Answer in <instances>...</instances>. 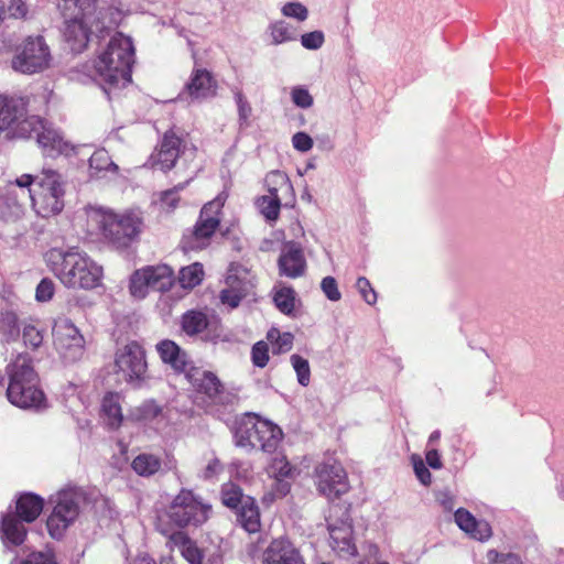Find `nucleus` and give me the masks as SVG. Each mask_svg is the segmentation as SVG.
I'll use <instances>...</instances> for the list:
<instances>
[{
  "label": "nucleus",
  "instance_id": "cd10ccee",
  "mask_svg": "<svg viewBox=\"0 0 564 564\" xmlns=\"http://www.w3.org/2000/svg\"><path fill=\"white\" fill-rule=\"evenodd\" d=\"M210 319L205 310H188L181 315V330L188 337H196L209 326Z\"/></svg>",
  "mask_w": 564,
  "mask_h": 564
},
{
  "label": "nucleus",
  "instance_id": "4c0bfd02",
  "mask_svg": "<svg viewBox=\"0 0 564 564\" xmlns=\"http://www.w3.org/2000/svg\"><path fill=\"white\" fill-rule=\"evenodd\" d=\"M163 408L155 400L150 399L143 401L139 406L134 408L131 415L137 421H152L160 416Z\"/></svg>",
  "mask_w": 564,
  "mask_h": 564
},
{
  "label": "nucleus",
  "instance_id": "8fccbe9b",
  "mask_svg": "<svg viewBox=\"0 0 564 564\" xmlns=\"http://www.w3.org/2000/svg\"><path fill=\"white\" fill-rule=\"evenodd\" d=\"M282 14L299 21H305L308 17V10L301 2H288L282 8Z\"/></svg>",
  "mask_w": 564,
  "mask_h": 564
},
{
  "label": "nucleus",
  "instance_id": "f3484780",
  "mask_svg": "<svg viewBox=\"0 0 564 564\" xmlns=\"http://www.w3.org/2000/svg\"><path fill=\"white\" fill-rule=\"evenodd\" d=\"M185 90L192 99L207 100L217 96L218 82L212 72L195 67L185 85Z\"/></svg>",
  "mask_w": 564,
  "mask_h": 564
},
{
  "label": "nucleus",
  "instance_id": "13d9d810",
  "mask_svg": "<svg viewBox=\"0 0 564 564\" xmlns=\"http://www.w3.org/2000/svg\"><path fill=\"white\" fill-rule=\"evenodd\" d=\"M54 295V283L50 279H43L36 286L35 299L39 302L50 301Z\"/></svg>",
  "mask_w": 564,
  "mask_h": 564
},
{
  "label": "nucleus",
  "instance_id": "37998d69",
  "mask_svg": "<svg viewBox=\"0 0 564 564\" xmlns=\"http://www.w3.org/2000/svg\"><path fill=\"white\" fill-rule=\"evenodd\" d=\"M488 564H524L522 556L513 552H499L495 549L486 553Z\"/></svg>",
  "mask_w": 564,
  "mask_h": 564
},
{
  "label": "nucleus",
  "instance_id": "bb28decb",
  "mask_svg": "<svg viewBox=\"0 0 564 564\" xmlns=\"http://www.w3.org/2000/svg\"><path fill=\"white\" fill-rule=\"evenodd\" d=\"M23 522L15 513L3 514L0 525L2 539L14 546L23 544L28 535V530Z\"/></svg>",
  "mask_w": 564,
  "mask_h": 564
},
{
  "label": "nucleus",
  "instance_id": "e433bc0d",
  "mask_svg": "<svg viewBox=\"0 0 564 564\" xmlns=\"http://www.w3.org/2000/svg\"><path fill=\"white\" fill-rule=\"evenodd\" d=\"M247 497L243 495L242 489L235 484H227L221 489L223 505L234 511L243 505Z\"/></svg>",
  "mask_w": 564,
  "mask_h": 564
},
{
  "label": "nucleus",
  "instance_id": "f704fd0d",
  "mask_svg": "<svg viewBox=\"0 0 564 564\" xmlns=\"http://www.w3.org/2000/svg\"><path fill=\"white\" fill-rule=\"evenodd\" d=\"M273 301L279 311L285 315H292L295 310V291L290 286H283L275 291Z\"/></svg>",
  "mask_w": 564,
  "mask_h": 564
},
{
  "label": "nucleus",
  "instance_id": "a211bd4d",
  "mask_svg": "<svg viewBox=\"0 0 564 564\" xmlns=\"http://www.w3.org/2000/svg\"><path fill=\"white\" fill-rule=\"evenodd\" d=\"M278 265L280 275L290 279L304 275L306 271V260L300 245L295 242L286 243L279 257Z\"/></svg>",
  "mask_w": 564,
  "mask_h": 564
},
{
  "label": "nucleus",
  "instance_id": "5701e85b",
  "mask_svg": "<svg viewBox=\"0 0 564 564\" xmlns=\"http://www.w3.org/2000/svg\"><path fill=\"white\" fill-rule=\"evenodd\" d=\"M237 524L248 534L259 533L262 529L260 508L252 497H247L236 511Z\"/></svg>",
  "mask_w": 564,
  "mask_h": 564
},
{
  "label": "nucleus",
  "instance_id": "f257e3e1",
  "mask_svg": "<svg viewBox=\"0 0 564 564\" xmlns=\"http://www.w3.org/2000/svg\"><path fill=\"white\" fill-rule=\"evenodd\" d=\"M63 15L64 36L75 53L88 46L91 35L104 37L121 20L119 9L101 4L99 0H64Z\"/></svg>",
  "mask_w": 564,
  "mask_h": 564
},
{
  "label": "nucleus",
  "instance_id": "c756f323",
  "mask_svg": "<svg viewBox=\"0 0 564 564\" xmlns=\"http://www.w3.org/2000/svg\"><path fill=\"white\" fill-rule=\"evenodd\" d=\"M161 467V458L149 453L139 454L131 463V468L141 477H151L160 471Z\"/></svg>",
  "mask_w": 564,
  "mask_h": 564
},
{
  "label": "nucleus",
  "instance_id": "338daca9",
  "mask_svg": "<svg viewBox=\"0 0 564 564\" xmlns=\"http://www.w3.org/2000/svg\"><path fill=\"white\" fill-rule=\"evenodd\" d=\"M160 564H175V560L172 555L162 556L160 558Z\"/></svg>",
  "mask_w": 564,
  "mask_h": 564
},
{
  "label": "nucleus",
  "instance_id": "aec40b11",
  "mask_svg": "<svg viewBox=\"0 0 564 564\" xmlns=\"http://www.w3.org/2000/svg\"><path fill=\"white\" fill-rule=\"evenodd\" d=\"M54 344L58 350L67 352L68 350L84 349V337L78 328L70 321L56 323L53 328Z\"/></svg>",
  "mask_w": 564,
  "mask_h": 564
},
{
  "label": "nucleus",
  "instance_id": "603ef678",
  "mask_svg": "<svg viewBox=\"0 0 564 564\" xmlns=\"http://www.w3.org/2000/svg\"><path fill=\"white\" fill-rule=\"evenodd\" d=\"M184 184H180L171 189H167L161 194V203L167 210H173L178 206L181 197L178 192L184 188Z\"/></svg>",
  "mask_w": 564,
  "mask_h": 564
},
{
  "label": "nucleus",
  "instance_id": "79ce46f5",
  "mask_svg": "<svg viewBox=\"0 0 564 564\" xmlns=\"http://www.w3.org/2000/svg\"><path fill=\"white\" fill-rule=\"evenodd\" d=\"M294 467L284 456L274 457L270 464V473L279 481H282L283 479L286 478H292L294 475Z\"/></svg>",
  "mask_w": 564,
  "mask_h": 564
},
{
  "label": "nucleus",
  "instance_id": "6e6d98bb",
  "mask_svg": "<svg viewBox=\"0 0 564 564\" xmlns=\"http://www.w3.org/2000/svg\"><path fill=\"white\" fill-rule=\"evenodd\" d=\"M22 336H23L24 344L32 348L40 347L43 341V335H42L41 330L37 329L33 325H26L23 328Z\"/></svg>",
  "mask_w": 564,
  "mask_h": 564
},
{
  "label": "nucleus",
  "instance_id": "f8f14e48",
  "mask_svg": "<svg viewBox=\"0 0 564 564\" xmlns=\"http://www.w3.org/2000/svg\"><path fill=\"white\" fill-rule=\"evenodd\" d=\"M312 478L317 492L329 501L339 499L350 488L347 471L334 458L317 463Z\"/></svg>",
  "mask_w": 564,
  "mask_h": 564
},
{
  "label": "nucleus",
  "instance_id": "b1692460",
  "mask_svg": "<svg viewBox=\"0 0 564 564\" xmlns=\"http://www.w3.org/2000/svg\"><path fill=\"white\" fill-rule=\"evenodd\" d=\"M156 350L164 364L170 365L176 372H186L191 361L188 355L175 341L163 339L156 344Z\"/></svg>",
  "mask_w": 564,
  "mask_h": 564
},
{
  "label": "nucleus",
  "instance_id": "0e129e2a",
  "mask_svg": "<svg viewBox=\"0 0 564 564\" xmlns=\"http://www.w3.org/2000/svg\"><path fill=\"white\" fill-rule=\"evenodd\" d=\"M426 463L433 469L442 468L443 464L437 449H430L425 455Z\"/></svg>",
  "mask_w": 564,
  "mask_h": 564
},
{
  "label": "nucleus",
  "instance_id": "393cba45",
  "mask_svg": "<svg viewBox=\"0 0 564 564\" xmlns=\"http://www.w3.org/2000/svg\"><path fill=\"white\" fill-rule=\"evenodd\" d=\"M329 545L341 557H350L357 554V547L352 541V528L343 523L339 527L328 525Z\"/></svg>",
  "mask_w": 564,
  "mask_h": 564
},
{
  "label": "nucleus",
  "instance_id": "9d476101",
  "mask_svg": "<svg viewBox=\"0 0 564 564\" xmlns=\"http://www.w3.org/2000/svg\"><path fill=\"white\" fill-rule=\"evenodd\" d=\"M51 50L41 35L25 37L14 50L11 67L22 74H36L50 67Z\"/></svg>",
  "mask_w": 564,
  "mask_h": 564
},
{
  "label": "nucleus",
  "instance_id": "423d86ee",
  "mask_svg": "<svg viewBox=\"0 0 564 564\" xmlns=\"http://www.w3.org/2000/svg\"><path fill=\"white\" fill-rule=\"evenodd\" d=\"M9 377L7 398L11 404L21 409H39L45 402L40 388V378L28 354H19L6 367Z\"/></svg>",
  "mask_w": 564,
  "mask_h": 564
},
{
  "label": "nucleus",
  "instance_id": "c9c22d12",
  "mask_svg": "<svg viewBox=\"0 0 564 564\" xmlns=\"http://www.w3.org/2000/svg\"><path fill=\"white\" fill-rule=\"evenodd\" d=\"M258 208L263 217L269 221L278 220L281 209L280 196L263 195L257 200Z\"/></svg>",
  "mask_w": 564,
  "mask_h": 564
},
{
  "label": "nucleus",
  "instance_id": "052dcab7",
  "mask_svg": "<svg viewBox=\"0 0 564 564\" xmlns=\"http://www.w3.org/2000/svg\"><path fill=\"white\" fill-rule=\"evenodd\" d=\"M292 144L295 150L300 152H307L313 148L314 142L306 132H296L292 137Z\"/></svg>",
  "mask_w": 564,
  "mask_h": 564
},
{
  "label": "nucleus",
  "instance_id": "c03bdc74",
  "mask_svg": "<svg viewBox=\"0 0 564 564\" xmlns=\"http://www.w3.org/2000/svg\"><path fill=\"white\" fill-rule=\"evenodd\" d=\"M291 362L296 372L299 383L303 387H307L311 381L308 361L300 355H292Z\"/></svg>",
  "mask_w": 564,
  "mask_h": 564
},
{
  "label": "nucleus",
  "instance_id": "0eeeda50",
  "mask_svg": "<svg viewBox=\"0 0 564 564\" xmlns=\"http://www.w3.org/2000/svg\"><path fill=\"white\" fill-rule=\"evenodd\" d=\"M281 429L254 413H246L237 423L235 437L240 447L261 449L267 453L275 451Z\"/></svg>",
  "mask_w": 564,
  "mask_h": 564
},
{
  "label": "nucleus",
  "instance_id": "7c9ffc66",
  "mask_svg": "<svg viewBox=\"0 0 564 564\" xmlns=\"http://www.w3.org/2000/svg\"><path fill=\"white\" fill-rule=\"evenodd\" d=\"M294 336L290 332L281 333L278 328H271L267 333V340L272 345V352L280 355L288 352L293 347Z\"/></svg>",
  "mask_w": 564,
  "mask_h": 564
},
{
  "label": "nucleus",
  "instance_id": "4468645a",
  "mask_svg": "<svg viewBox=\"0 0 564 564\" xmlns=\"http://www.w3.org/2000/svg\"><path fill=\"white\" fill-rule=\"evenodd\" d=\"M115 366L127 383L139 389L148 379V362L144 348L132 340L116 354Z\"/></svg>",
  "mask_w": 564,
  "mask_h": 564
},
{
  "label": "nucleus",
  "instance_id": "a878e982",
  "mask_svg": "<svg viewBox=\"0 0 564 564\" xmlns=\"http://www.w3.org/2000/svg\"><path fill=\"white\" fill-rule=\"evenodd\" d=\"M44 508V499L33 492H23L15 500V514L24 522H34Z\"/></svg>",
  "mask_w": 564,
  "mask_h": 564
},
{
  "label": "nucleus",
  "instance_id": "5fc2aeb1",
  "mask_svg": "<svg viewBox=\"0 0 564 564\" xmlns=\"http://www.w3.org/2000/svg\"><path fill=\"white\" fill-rule=\"evenodd\" d=\"M322 291L325 296L333 302L341 299V293L338 290L337 281L333 276H325L321 282Z\"/></svg>",
  "mask_w": 564,
  "mask_h": 564
},
{
  "label": "nucleus",
  "instance_id": "bf43d9fd",
  "mask_svg": "<svg viewBox=\"0 0 564 564\" xmlns=\"http://www.w3.org/2000/svg\"><path fill=\"white\" fill-rule=\"evenodd\" d=\"M292 101L301 108H310L313 105V97L307 89L295 87L292 90Z\"/></svg>",
  "mask_w": 564,
  "mask_h": 564
},
{
  "label": "nucleus",
  "instance_id": "a18cd8bd",
  "mask_svg": "<svg viewBox=\"0 0 564 564\" xmlns=\"http://www.w3.org/2000/svg\"><path fill=\"white\" fill-rule=\"evenodd\" d=\"M269 344L264 340L257 341L251 348V360L256 367L264 368L269 362Z\"/></svg>",
  "mask_w": 564,
  "mask_h": 564
},
{
  "label": "nucleus",
  "instance_id": "c85d7f7f",
  "mask_svg": "<svg viewBox=\"0 0 564 564\" xmlns=\"http://www.w3.org/2000/svg\"><path fill=\"white\" fill-rule=\"evenodd\" d=\"M101 414L106 425L110 430H117L123 421L122 409L120 405V394L117 392H108L102 398Z\"/></svg>",
  "mask_w": 564,
  "mask_h": 564
},
{
  "label": "nucleus",
  "instance_id": "6ab92c4d",
  "mask_svg": "<svg viewBox=\"0 0 564 564\" xmlns=\"http://www.w3.org/2000/svg\"><path fill=\"white\" fill-rule=\"evenodd\" d=\"M166 546L173 551L177 549L188 564H203L204 552L198 547L197 542L193 540L187 532L183 530L173 531L167 535Z\"/></svg>",
  "mask_w": 564,
  "mask_h": 564
},
{
  "label": "nucleus",
  "instance_id": "49530a36",
  "mask_svg": "<svg viewBox=\"0 0 564 564\" xmlns=\"http://www.w3.org/2000/svg\"><path fill=\"white\" fill-rule=\"evenodd\" d=\"M28 14V6L23 0H8L4 3L3 20L7 18L23 19Z\"/></svg>",
  "mask_w": 564,
  "mask_h": 564
},
{
  "label": "nucleus",
  "instance_id": "4be33fe9",
  "mask_svg": "<svg viewBox=\"0 0 564 564\" xmlns=\"http://www.w3.org/2000/svg\"><path fill=\"white\" fill-rule=\"evenodd\" d=\"M455 522L466 533L478 541H487L492 535L490 524L484 520H477L468 510L459 508L454 513Z\"/></svg>",
  "mask_w": 564,
  "mask_h": 564
},
{
  "label": "nucleus",
  "instance_id": "1a4fd4ad",
  "mask_svg": "<svg viewBox=\"0 0 564 564\" xmlns=\"http://www.w3.org/2000/svg\"><path fill=\"white\" fill-rule=\"evenodd\" d=\"M212 506L193 490L182 488L167 508L170 521L180 530L203 525L210 516Z\"/></svg>",
  "mask_w": 564,
  "mask_h": 564
},
{
  "label": "nucleus",
  "instance_id": "2f4dec72",
  "mask_svg": "<svg viewBox=\"0 0 564 564\" xmlns=\"http://www.w3.org/2000/svg\"><path fill=\"white\" fill-rule=\"evenodd\" d=\"M35 138L39 145L48 154H52L53 151L59 152L62 149L63 140L59 134L55 130L45 128L43 121L41 122V128H39Z\"/></svg>",
  "mask_w": 564,
  "mask_h": 564
},
{
  "label": "nucleus",
  "instance_id": "09e8293b",
  "mask_svg": "<svg viewBox=\"0 0 564 564\" xmlns=\"http://www.w3.org/2000/svg\"><path fill=\"white\" fill-rule=\"evenodd\" d=\"M234 95L238 108L240 124H248L249 118L252 113V108L241 90L237 89Z\"/></svg>",
  "mask_w": 564,
  "mask_h": 564
},
{
  "label": "nucleus",
  "instance_id": "de8ad7c7",
  "mask_svg": "<svg viewBox=\"0 0 564 564\" xmlns=\"http://www.w3.org/2000/svg\"><path fill=\"white\" fill-rule=\"evenodd\" d=\"M41 122L42 120L37 117L25 118L18 122V133L23 138H33L41 128Z\"/></svg>",
  "mask_w": 564,
  "mask_h": 564
},
{
  "label": "nucleus",
  "instance_id": "20e7f679",
  "mask_svg": "<svg viewBox=\"0 0 564 564\" xmlns=\"http://www.w3.org/2000/svg\"><path fill=\"white\" fill-rule=\"evenodd\" d=\"M135 48L131 37L117 32L96 55L93 66L99 79L110 87L126 86L132 82Z\"/></svg>",
  "mask_w": 564,
  "mask_h": 564
},
{
  "label": "nucleus",
  "instance_id": "f03ea898",
  "mask_svg": "<svg viewBox=\"0 0 564 564\" xmlns=\"http://www.w3.org/2000/svg\"><path fill=\"white\" fill-rule=\"evenodd\" d=\"M20 189L22 199H30L37 215L48 218L64 208V180L52 169H43L40 174H22L6 185L7 195L17 196Z\"/></svg>",
  "mask_w": 564,
  "mask_h": 564
},
{
  "label": "nucleus",
  "instance_id": "ddd939ff",
  "mask_svg": "<svg viewBox=\"0 0 564 564\" xmlns=\"http://www.w3.org/2000/svg\"><path fill=\"white\" fill-rule=\"evenodd\" d=\"M175 283L174 272L166 264L147 265L135 270L129 283L130 294L135 299H144L149 290L166 292Z\"/></svg>",
  "mask_w": 564,
  "mask_h": 564
},
{
  "label": "nucleus",
  "instance_id": "6e6552de",
  "mask_svg": "<svg viewBox=\"0 0 564 564\" xmlns=\"http://www.w3.org/2000/svg\"><path fill=\"white\" fill-rule=\"evenodd\" d=\"M85 491L79 487H65L50 498L53 510L47 517L46 528L53 539H61L65 531L77 520L80 505L85 501Z\"/></svg>",
  "mask_w": 564,
  "mask_h": 564
},
{
  "label": "nucleus",
  "instance_id": "412c9836",
  "mask_svg": "<svg viewBox=\"0 0 564 564\" xmlns=\"http://www.w3.org/2000/svg\"><path fill=\"white\" fill-rule=\"evenodd\" d=\"M188 377L198 393L205 394L215 403L223 402L225 387L215 373L196 370L195 373L188 375Z\"/></svg>",
  "mask_w": 564,
  "mask_h": 564
},
{
  "label": "nucleus",
  "instance_id": "72a5a7b5",
  "mask_svg": "<svg viewBox=\"0 0 564 564\" xmlns=\"http://www.w3.org/2000/svg\"><path fill=\"white\" fill-rule=\"evenodd\" d=\"M19 108L17 101L3 96H0V131L11 127L12 123L18 121Z\"/></svg>",
  "mask_w": 564,
  "mask_h": 564
},
{
  "label": "nucleus",
  "instance_id": "473e14b6",
  "mask_svg": "<svg viewBox=\"0 0 564 564\" xmlns=\"http://www.w3.org/2000/svg\"><path fill=\"white\" fill-rule=\"evenodd\" d=\"M204 269L198 262L181 269L178 274V283L183 289L192 290L203 281Z\"/></svg>",
  "mask_w": 564,
  "mask_h": 564
},
{
  "label": "nucleus",
  "instance_id": "7ed1b4c3",
  "mask_svg": "<svg viewBox=\"0 0 564 564\" xmlns=\"http://www.w3.org/2000/svg\"><path fill=\"white\" fill-rule=\"evenodd\" d=\"M47 262L54 275L68 289L93 290L100 285L102 267L77 249H52Z\"/></svg>",
  "mask_w": 564,
  "mask_h": 564
},
{
  "label": "nucleus",
  "instance_id": "9b49d317",
  "mask_svg": "<svg viewBox=\"0 0 564 564\" xmlns=\"http://www.w3.org/2000/svg\"><path fill=\"white\" fill-rule=\"evenodd\" d=\"M223 207L224 203L219 198L202 207L193 229L182 239L185 250H202L210 245L213 236L220 226Z\"/></svg>",
  "mask_w": 564,
  "mask_h": 564
},
{
  "label": "nucleus",
  "instance_id": "774afa93",
  "mask_svg": "<svg viewBox=\"0 0 564 564\" xmlns=\"http://www.w3.org/2000/svg\"><path fill=\"white\" fill-rule=\"evenodd\" d=\"M440 437H441V433H440V431H434V432L430 435V437H429V442H430V443L437 442V441L440 440Z\"/></svg>",
  "mask_w": 564,
  "mask_h": 564
},
{
  "label": "nucleus",
  "instance_id": "69168bd1",
  "mask_svg": "<svg viewBox=\"0 0 564 564\" xmlns=\"http://www.w3.org/2000/svg\"><path fill=\"white\" fill-rule=\"evenodd\" d=\"M133 564H158L156 561L149 554L138 555Z\"/></svg>",
  "mask_w": 564,
  "mask_h": 564
},
{
  "label": "nucleus",
  "instance_id": "a19ab883",
  "mask_svg": "<svg viewBox=\"0 0 564 564\" xmlns=\"http://www.w3.org/2000/svg\"><path fill=\"white\" fill-rule=\"evenodd\" d=\"M89 167L96 173L106 171H118V166L111 160L109 153L106 150H97L89 158Z\"/></svg>",
  "mask_w": 564,
  "mask_h": 564
},
{
  "label": "nucleus",
  "instance_id": "ea45409f",
  "mask_svg": "<svg viewBox=\"0 0 564 564\" xmlns=\"http://www.w3.org/2000/svg\"><path fill=\"white\" fill-rule=\"evenodd\" d=\"M270 34L274 44H281L296 40L294 29L283 20L270 25Z\"/></svg>",
  "mask_w": 564,
  "mask_h": 564
},
{
  "label": "nucleus",
  "instance_id": "680f3d73",
  "mask_svg": "<svg viewBox=\"0 0 564 564\" xmlns=\"http://www.w3.org/2000/svg\"><path fill=\"white\" fill-rule=\"evenodd\" d=\"M243 296L245 294L232 289H226L220 292V301L224 304H228L232 308L237 307L240 304Z\"/></svg>",
  "mask_w": 564,
  "mask_h": 564
},
{
  "label": "nucleus",
  "instance_id": "39448f33",
  "mask_svg": "<svg viewBox=\"0 0 564 564\" xmlns=\"http://www.w3.org/2000/svg\"><path fill=\"white\" fill-rule=\"evenodd\" d=\"M88 226L117 249L128 248L141 234V214L128 209L116 213L111 209L91 208L87 212Z\"/></svg>",
  "mask_w": 564,
  "mask_h": 564
},
{
  "label": "nucleus",
  "instance_id": "2eb2a0df",
  "mask_svg": "<svg viewBox=\"0 0 564 564\" xmlns=\"http://www.w3.org/2000/svg\"><path fill=\"white\" fill-rule=\"evenodd\" d=\"M186 148L184 134L171 128L164 132L155 153V163L162 171L172 170Z\"/></svg>",
  "mask_w": 564,
  "mask_h": 564
},
{
  "label": "nucleus",
  "instance_id": "58836bf2",
  "mask_svg": "<svg viewBox=\"0 0 564 564\" xmlns=\"http://www.w3.org/2000/svg\"><path fill=\"white\" fill-rule=\"evenodd\" d=\"M265 183L269 195L279 196V191H292V184L288 175L281 171H271L267 174Z\"/></svg>",
  "mask_w": 564,
  "mask_h": 564
},
{
  "label": "nucleus",
  "instance_id": "3c124183",
  "mask_svg": "<svg viewBox=\"0 0 564 564\" xmlns=\"http://www.w3.org/2000/svg\"><path fill=\"white\" fill-rule=\"evenodd\" d=\"M356 286L366 303H368L369 305L376 304L377 293L367 278H358Z\"/></svg>",
  "mask_w": 564,
  "mask_h": 564
},
{
  "label": "nucleus",
  "instance_id": "864d4df0",
  "mask_svg": "<svg viewBox=\"0 0 564 564\" xmlns=\"http://www.w3.org/2000/svg\"><path fill=\"white\" fill-rule=\"evenodd\" d=\"M19 564H57L55 555L52 552H32Z\"/></svg>",
  "mask_w": 564,
  "mask_h": 564
},
{
  "label": "nucleus",
  "instance_id": "4d7b16f0",
  "mask_svg": "<svg viewBox=\"0 0 564 564\" xmlns=\"http://www.w3.org/2000/svg\"><path fill=\"white\" fill-rule=\"evenodd\" d=\"M325 37L322 31H313L302 35L301 43L307 50H317L324 44Z\"/></svg>",
  "mask_w": 564,
  "mask_h": 564
},
{
  "label": "nucleus",
  "instance_id": "e2e57ef3",
  "mask_svg": "<svg viewBox=\"0 0 564 564\" xmlns=\"http://www.w3.org/2000/svg\"><path fill=\"white\" fill-rule=\"evenodd\" d=\"M414 473L423 485H431L432 474L422 460L414 463Z\"/></svg>",
  "mask_w": 564,
  "mask_h": 564
},
{
  "label": "nucleus",
  "instance_id": "dca6fc26",
  "mask_svg": "<svg viewBox=\"0 0 564 564\" xmlns=\"http://www.w3.org/2000/svg\"><path fill=\"white\" fill-rule=\"evenodd\" d=\"M262 564H306L299 547L286 538L273 539L262 553Z\"/></svg>",
  "mask_w": 564,
  "mask_h": 564
}]
</instances>
